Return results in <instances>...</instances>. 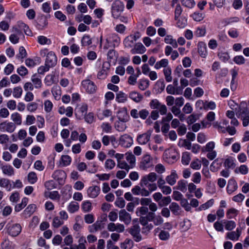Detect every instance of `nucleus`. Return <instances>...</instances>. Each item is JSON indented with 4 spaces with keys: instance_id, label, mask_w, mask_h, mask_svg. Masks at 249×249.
<instances>
[{
    "instance_id": "nucleus-56",
    "label": "nucleus",
    "mask_w": 249,
    "mask_h": 249,
    "mask_svg": "<svg viewBox=\"0 0 249 249\" xmlns=\"http://www.w3.org/2000/svg\"><path fill=\"white\" fill-rule=\"evenodd\" d=\"M44 109L47 112H50L53 108V104L51 101L49 100H46L44 103Z\"/></svg>"
},
{
    "instance_id": "nucleus-53",
    "label": "nucleus",
    "mask_w": 249,
    "mask_h": 249,
    "mask_svg": "<svg viewBox=\"0 0 249 249\" xmlns=\"http://www.w3.org/2000/svg\"><path fill=\"white\" fill-rule=\"evenodd\" d=\"M148 212V209L147 207L142 206L137 208L136 213L138 216H140L141 215L146 214Z\"/></svg>"
},
{
    "instance_id": "nucleus-51",
    "label": "nucleus",
    "mask_w": 249,
    "mask_h": 249,
    "mask_svg": "<svg viewBox=\"0 0 249 249\" xmlns=\"http://www.w3.org/2000/svg\"><path fill=\"white\" fill-rule=\"evenodd\" d=\"M201 161L198 159L193 160L190 164L191 167L194 170H198L201 168Z\"/></svg>"
},
{
    "instance_id": "nucleus-27",
    "label": "nucleus",
    "mask_w": 249,
    "mask_h": 249,
    "mask_svg": "<svg viewBox=\"0 0 249 249\" xmlns=\"http://www.w3.org/2000/svg\"><path fill=\"white\" fill-rule=\"evenodd\" d=\"M241 231L237 228L235 231L228 232L227 237L231 240H237L240 236Z\"/></svg>"
},
{
    "instance_id": "nucleus-43",
    "label": "nucleus",
    "mask_w": 249,
    "mask_h": 249,
    "mask_svg": "<svg viewBox=\"0 0 249 249\" xmlns=\"http://www.w3.org/2000/svg\"><path fill=\"white\" fill-rule=\"evenodd\" d=\"M199 118V115L198 114H192L190 115L187 119V123L191 124L194 123Z\"/></svg>"
},
{
    "instance_id": "nucleus-52",
    "label": "nucleus",
    "mask_w": 249,
    "mask_h": 249,
    "mask_svg": "<svg viewBox=\"0 0 249 249\" xmlns=\"http://www.w3.org/2000/svg\"><path fill=\"white\" fill-rule=\"evenodd\" d=\"M36 209V206L35 204H32L28 205V206L24 210V213L26 214L30 215L33 214Z\"/></svg>"
},
{
    "instance_id": "nucleus-28",
    "label": "nucleus",
    "mask_w": 249,
    "mask_h": 249,
    "mask_svg": "<svg viewBox=\"0 0 249 249\" xmlns=\"http://www.w3.org/2000/svg\"><path fill=\"white\" fill-rule=\"evenodd\" d=\"M0 187L4 188L7 191H10L11 189L10 180L6 178H0Z\"/></svg>"
},
{
    "instance_id": "nucleus-3",
    "label": "nucleus",
    "mask_w": 249,
    "mask_h": 249,
    "mask_svg": "<svg viewBox=\"0 0 249 249\" xmlns=\"http://www.w3.org/2000/svg\"><path fill=\"white\" fill-rule=\"evenodd\" d=\"M236 115L242 121L244 126H247L249 125V111L247 107H240L236 112Z\"/></svg>"
},
{
    "instance_id": "nucleus-21",
    "label": "nucleus",
    "mask_w": 249,
    "mask_h": 249,
    "mask_svg": "<svg viewBox=\"0 0 249 249\" xmlns=\"http://www.w3.org/2000/svg\"><path fill=\"white\" fill-rule=\"evenodd\" d=\"M109 65L107 62H104L102 65V69L97 74V77L100 79H104L107 75V70L108 69Z\"/></svg>"
},
{
    "instance_id": "nucleus-4",
    "label": "nucleus",
    "mask_w": 249,
    "mask_h": 249,
    "mask_svg": "<svg viewBox=\"0 0 249 249\" xmlns=\"http://www.w3.org/2000/svg\"><path fill=\"white\" fill-rule=\"evenodd\" d=\"M141 37V34L139 32L130 35L125 38L124 41V46L126 48H132L135 44L134 43Z\"/></svg>"
},
{
    "instance_id": "nucleus-34",
    "label": "nucleus",
    "mask_w": 249,
    "mask_h": 249,
    "mask_svg": "<svg viewBox=\"0 0 249 249\" xmlns=\"http://www.w3.org/2000/svg\"><path fill=\"white\" fill-rule=\"evenodd\" d=\"M79 208L78 203L76 202H71L68 206V211L71 213L77 212Z\"/></svg>"
},
{
    "instance_id": "nucleus-7",
    "label": "nucleus",
    "mask_w": 249,
    "mask_h": 249,
    "mask_svg": "<svg viewBox=\"0 0 249 249\" xmlns=\"http://www.w3.org/2000/svg\"><path fill=\"white\" fill-rule=\"evenodd\" d=\"M152 132V130H148L146 132L139 135L137 138V141L139 144L141 145L146 144L150 140Z\"/></svg>"
},
{
    "instance_id": "nucleus-46",
    "label": "nucleus",
    "mask_w": 249,
    "mask_h": 249,
    "mask_svg": "<svg viewBox=\"0 0 249 249\" xmlns=\"http://www.w3.org/2000/svg\"><path fill=\"white\" fill-rule=\"evenodd\" d=\"M81 43L83 46H89L92 43V40L89 35H85L81 40Z\"/></svg>"
},
{
    "instance_id": "nucleus-58",
    "label": "nucleus",
    "mask_w": 249,
    "mask_h": 249,
    "mask_svg": "<svg viewBox=\"0 0 249 249\" xmlns=\"http://www.w3.org/2000/svg\"><path fill=\"white\" fill-rule=\"evenodd\" d=\"M115 165V162L111 159H107L105 163V166L106 169H112Z\"/></svg>"
},
{
    "instance_id": "nucleus-50",
    "label": "nucleus",
    "mask_w": 249,
    "mask_h": 249,
    "mask_svg": "<svg viewBox=\"0 0 249 249\" xmlns=\"http://www.w3.org/2000/svg\"><path fill=\"white\" fill-rule=\"evenodd\" d=\"M38 108V104L35 102H31L27 105V109L31 112H35Z\"/></svg>"
},
{
    "instance_id": "nucleus-61",
    "label": "nucleus",
    "mask_w": 249,
    "mask_h": 249,
    "mask_svg": "<svg viewBox=\"0 0 249 249\" xmlns=\"http://www.w3.org/2000/svg\"><path fill=\"white\" fill-rule=\"evenodd\" d=\"M181 212V208L179 205L175 202H172V213L176 215H178Z\"/></svg>"
},
{
    "instance_id": "nucleus-63",
    "label": "nucleus",
    "mask_w": 249,
    "mask_h": 249,
    "mask_svg": "<svg viewBox=\"0 0 249 249\" xmlns=\"http://www.w3.org/2000/svg\"><path fill=\"white\" fill-rule=\"evenodd\" d=\"M115 204L116 206L120 208H124L125 205V202L122 197L118 198L115 202Z\"/></svg>"
},
{
    "instance_id": "nucleus-17",
    "label": "nucleus",
    "mask_w": 249,
    "mask_h": 249,
    "mask_svg": "<svg viewBox=\"0 0 249 249\" xmlns=\"http://www.w3.org/2000/svg\"><path fill=\"white\" fill-rule=\"evenodd\" d=\"M88 107L86 105L81 106L75 110V116L79 120L84 118L87 113Z\"/></svg>"
},
{
    "instance_id": "nucleus-40",
    "label": "nucleus",
    "mask_w": 249,
    "mask_h": 249,
    "mask_svg": "<svg viewBox=\"0 0 249 249\" xmlns=\"http://www.w3.org/2000/svg\"><path fill=\"white\" fill-rule=\"evenodd\" d=\"M163 104L160 103L157 99H153L150 103V106L153 109L159 110Z\"/></svg>"
},
{
    "instance_id": "nucleus-9",
    "label": "nucleus",
    "mask_w": 249,
    "mask_h": 249,
    "mask_svg": "<svg viewBox=\"0 0 249 249\" xmlns=\"http://www.w3.org/2000/svg\"><path fill=\"white\" fill-rule=\"evenodd\" d=\"M16 125L12 122H3L0 124V131L1 132H7L12 133L16 129Z\"/></svg>"
},
{
    "instance_id": "nucleus-32",
    "label": "nucleus",
    "mask_w": 249,
    "mask_h": 249,
    "mask_svg": "<svg viewBox=\"0 0 249 249\" xmlns=\"http://www.w3.org/2000/svg\"><path fill=\"white\" fill-rule=\"evenodd\" d=\"M169 63V61L167 59H162L161 60L158 61L155 65V68L157 70L160 69L161 68H168L167 66Z\"/></svg>"
},
{
    "instance_id": "nucleus-16",
    "label": "nucleus",
    "mask_w": 249,
    "mask_h": 249,
    "mask_svg": "<svg viewBox=\"0 0 249 249\" xmlns=\"http://www.w3.org/2000/svg\"><path fill=\"white\" fill-rule=\"evenodd\" d=\"M100 193V188L97 185L89 187L87 190L88 196L92 198H96Z\"/></svg>"
},
{
    "instance_id": "nucleus-15",
    "label": "nucleus",
    "mask_w": 249,
    "mask_h": 249,
    "mask_svg": "<svg viewBox=\"0 0 249 249\" xmlns=\"http://www.w3.org/2000/svg\"><path fill=\"white\" fill-rule=\"evenodd\" d=\"M153 166L152 159L149 155L143 156L141 162V168L145 170Z\"/></svg>"
},
{
    "instance_id": "nucleus-55",
    "label": "nucleus",
    "mask_w": 249,
    "mask_h": 249,
    "mask_svg": "<svg viewBox=\"0 0 249 249\" xmlns=\"http://www.w3.org/2000/svg\"><path fill=\"white\" fill-rule=\"evenodd\" d=\"M61 161L63 166L69 165L71 160V158L68 155H63L61 157Z\"/></svg>"
},
{
    "instance_id": "nucleus-38",
    "label": "nucleus",
    "mask_w": 249,
    "mask_h": 249,
    "mask_svg": "<svg viewBox=\"0 0 249 249\" xmlns=\"http://www.w3.org/2000/svg\"><path fill=\"white\" fill-rule=\"evenodd\" d=\"M22 89L20 87H16L12 91L13 96L16 98H19L22 94Z\"/></svg>"
},
{
    "instance_id": "nucleus-13",
    "label": "nucleus",
    "mask_w": 249,
    "mask_h": 249,
    "mask_svg": "<svg viewBox=\"0 0 249 249\" xmlns=\"http://www.w3.org/2000/svg\"><path fill=\"white\" fill-rule=\"evenodd\" d=\"M119 217L120 221L126 225H129L131 222V216L125 210L122 209L119 211Z\"/></svg>"
},
{
    "instance_id": "nucleus-31",
    "label": "nucleus",
    "mask_w": 249,
    "mask_h": 249,
    "mask_svg": "<svg viewBox=\"0 0 249 249\" xmlns=\"http://www.w3.org/2000/svg\"><path fill=\"white\" fill-rule=\"evenodd\" d=\"M198 52L199 55L203 58H205L207 55V50L206 45L203 42H200L198 44Z\"/></svg>"
},
{
    "instance_id": "nucleus-45",
    "label": "nucleus",
    "mask_w": 249,
    "mask_h": 249,
    "mask_svg": "<svg viewBox=\"0 0 249 249\" xmlns=\"http://www.w3.org/2000/svg\"><path fill=\"white\" fill-rule=\"evenodd\" d=\"M37 180V176L35 172H31L28 174V180L31 184H34L36 182Z\"/></svg>"
},
{
    "instance_id": "nucleus-10",
    "label": "nucleus",
    "mask_w": 249,
    "mask_h": 249,
    "mask_svg": "<svg viewBox=\"0 0 249 249\" xmlns=\"http://www.w3.org/2000/svg\"><path fill=\"white\" fill-rule=\"evenodd\" d=\"M107 229L111 232L115 231L118 232H123L125 230V227L122 224L110 222L107 224Z\"/></svg>"
},
{
    "instance_id": "nucleus-59",
    "label": "nucleus",
    "mask_w": 249,
    "mask_h": 249,
    "mask_svg": "<svg viewBox=\"0 0 249 249\" xmlns=\"http://www.w3.org/2000/svg\"><path fill=\"white\" fill-rule=\"evenodd\" d=\"M172 197L176 201H181L183 199L182 194L176 190H174Z\"/></svg>"
},
{
    "instance_id": "nucleus-8",
    "label": "nucleus",
    "mask_w": 249,
    "mask_h": 249,
    "mask_svg": "<svg viewBox=\"0 0 249 249\" xmlns=\"http://www.w3.org/2000/svg\"><path fill=\"white\" fill-rule=\"evenodd\" d=\"M158 176L156 173L151 172L149 174L143 176L141 180L140 185L141 186H146L148 182H153L157 179Z\"/></svg>"
},
{
    "instance_id": "nucleus-60",
    "label": "nucleus",
    "mask_w": 249,
    "mask_h": 249,
    "mask_svg": "<svg viewBox=\"0 0 249 249\" xmlns=\"http://www.w3.org/2000/svg\"><path fill=\"white\" fill-rule=\"evenodd\" d=\"M92 18L89 15H85L78 18V21L80 22L83 21L84 23L89 25L91 23Z\"/></svg>"
},
{
    "instance_id": "nucleus-62",
    "label": "nucleus",
    "mask_w": 249,
    "mask_h": 249,
    "mask_svg": "<svg viewBox=\"0 0 249 249\" xmlns=\"http://www.w3.org/2000/svg\"><path fill=\"white\" fill-rule=\"evenodd\" d=\"M50 68V67H49L48 65L45 63L44 66H41L38 68L37 72L39 74L43 75L45 72L49 71Z\"/></svg>"
},
{
    "instance_id": "nucleus-35",
    "label": "nucleus",
    "mask_w": 249,
    "mask_h": 249,
    "mask_svg": "<svg viewBox=\"0 0 249 249\" xmlns=\"http://www.w3.org/2000/svg\"><path fill=\"white\" fill-rule=\"evenodd\" d=\"M11 120L17 124L20 125L22 123L21 116L18 112H15L11 115Z\"/></svg>"
},
{
    "instance_id": "nucleus-20",
    "label": "nucleus",
    "mask_w": 249,
    "mask_h": 249,
    "mask_svg": "<svg viewBox=\"0 0 249 249\" xmlns=\"http://www.w3.org/2000/svg\"><path fill=\"white\" fill-rule=\"evenodd\" d=\"M0 168L3 174L8 176H11L14 175V169L10 165H3L1 164Z\"/></svg>"
},
{
    "instance_id": "nucleus-18",
    "label": "nucleus",
    "mask_w": 249,
    "mask_h": 249,
    "mask_svg": "<svg viewBox=\"0 0 249 249\" xmlns=\"http://www.w3.org/2000/svg\"><path fill=\"white\" fill-rule=\"evenodd\" d=\"M146 51L145 47L142 43L139 42L136 43L133 48L131 50L130 52L132 54H142Z\"/></svg>"
},
{
    "instance_id": "nucleus-36",
    "label": "nucleus",
    "mask_w": 249,
    "mask_h": 249,
    "mask_svg": "<svg viewBox=\"0 0 249 249\" xmlns=\"http://www.w3.org/2000/svg\"><path fill=\"white\" fill-rule=\"evenodd\" d=\"M127 99V95L124 93L120 91L116 94V100L118 103H124Z\"/></svg>"
},
{
    "instance_id": "nucleus-14",
    "label": "nucleus",
    "mask_w": 249,
    "mask_h": 249,
    "mask_svg": "<svg viewBox=\"0 0 249 249\" xmlns=\"http://www.w3.org/2000/svg\"><path fill=\"white\" fill-rule=\"evenodd\" d=\"M133 139L131 137L127 134L122 135L119 139V143L125 147H129L133 144Z\"/></svg>"
},
{
    "instance_id": "nucleus-33",
    "label": "nucleus",
    "mask_w": 249,
    "mask_h": 249,
    "mask_svg": "<svg viewBox=\"0 0 249 249\" xmlns=\"http://www.w3.org/2000/svg\"><path fill=\"white\" fill-rule=\"evenodd\" d=\"M127 122V121H123L122 120H118V121L116 122L115 124L116 129L118 131L121 132L124 131L127 127L125 124V123Z\"/></svg>"
},
{
    "instance_id": "nucleus-24",
    "label": "nucleus",
    "mask_w": 249,
    "mask_h": 249,
    "mask_svg": "<svg viewBox=\"0 0 249 249\" xmlns=\"http://www.w3.org/2000/svg\"><path fill=\"white\" fill-rule=\"evenodd\" d=\"M103 228L102 223L101 221H97L92 225L89 226V230L91 233L96 232L100 230H101Z\"/></svg>"
},
{
    "instance_id": "nucleus-57",
    "label": "nucleus",
    "mask_w": 249,
    "mask_h": 249,
    "mask_svg": "<svg viewBox=\"0 0 249 249\" xmlns=\"http://www.w3.org/2000/svg\"><path fill=\"white\" fill-rule=\"evenodd\" d=\"M191 160L190 154L188 152H185L182 156V162L183 164L188 165Z\"/></svg>"
},
{
    "instance_id": "nucleus-30",
    "label": "nucleus",
    "mask_w": 249,
    "mask_h": 249,
    "mask_svg": "<svg viewBox=\"0 0 249 249\" xmlns=\"http://www.w3.org/2000/svg\"><path fill=\"white\" fill-rule=\"evenodd\" d=\"M129 97L136 103H139L143 98L142 95L136 91L131 92Z\"/></svg>"
},
{
    "instance_id": "nucleus-6",
    "label": "nucleus",
    "mask_w": 249,
    "mask_h": 249,
    "mask_svg": "<svg viewBox=\"0 0 249 249\" xmlns=\"http://www.w3.org/2000/svg\"><path fill=\"white\" fill-rule=\"evenodd\" d=\"M128 232L133 237L136 242H139L142 240V236L140 234V227L138 224H134L128 229Z\"/></svg>"
},
{
    "instance_id": "nucleus-41",
    "label": "nucleus",
    "mask_w": 249,
    "mask_h": 249,
    "mask_svg": "<svg viewBox=\"0 0 249 249\" xmlns=\"http://www.w3.org/2000/svg\"><path fill=\"white\" fill-rule=\"evenodd\" d=\"M133 246V241L130 239H126L121 243V248L122 249H131Z\"/></svg>"
},
{
    "instance_id": "nucleus-23",
    "label": "nucleus",
    "mask_w": 249,
    "mask_h": 249,
    "mask_svg": "<svg viewBox=\"0 0 249 249\" xmlns=\"http://www.w3.org/2000/svg\"><path fill=\"white\" fill-rule=\"evenodd\" d=\"M31 80L35 89H40L42 87V84L41 78L36 74L32 76Z\"/></svg>"
},
{
    "instance_id": "nucleus-64",
    "label": "nucleus",
    "mask_w": 249,
    "mask_h": 249,
    "mask_svg": "<svg viewBox=\"0 0 249 249\" xmlns=\"http://www.w3.org/2000/svg\"><path fill=\"white\" fill-rule=\"evenodd\" d=\"M155 171L159 174H161L165 172V168L161 164L159 163L157 164L155 167Z\"/></svg>"
},
{
    "instance_id": "nucleus-22",
    "label": "nucleus",
    "mask_w": 249,
    "mask_h": 249,
    "mask_svg": "<svg viewBox=\"0 0 249 249\" xmlns=\"http://www.w3.org/2000/svg\"><path fill=\"white\" fill-rule=\"evenodd\" d=\"M52 178L55 180L61 181L66 178V174L63 170H56L53 174Z\"/></svg>"
},
{
    "instance_id": "nucleus-37",
    "label": "nucleus",
    "mask_w": 249,
    "mask_h": 249,
    "mask_svg": "<svg viewBox=\"0 0 249 249\" xmlns=\"http://www.w3.org/2000/svg\"><path fill=\"white\" fill-rule=\"evenodd\" d=\"M176 25L179 28H183L187 25V19L185 18H177Z\"/></svg>"
},
{
    "instance_id": "nucleus-11",
    "label": "nucleus",
    "mask_w": 249,
    "mask_h": 249,
    "mask_svg": "<svg viewBox=\"0 0 249 249\" xmlns=\"http://www.w3.org/2000/svg\"><path fill=\"white\" fill-rule=\"evenodd\" d=\"M82 85L86 91L89 93H93L96 90V86L94 83L89 79H86L82 82Z\"/></svg>"
},
{
    "instance_id": "nucleus-47",
    "label": "nucleus",
    "mask_w": 249,
    "mask_h": 249,
    "mask_svg": "<svg viewBox=\"0 0 249 249\" xmlns=\"http://www.w3.org/2000/svg\"><path fill=\"white\" fill-rule=\"evenodd\" d=\"M117 166L121 169H125L128 172L130 168H132L133 166L130 167L127 164V163L124 161H121L117 162Z\"/></svg>"
},
{
    "instance_id": "nucleus-25",
    "label": "nucleus",
    "mask_w": 249,
    "mask_h": 249,
    "mask_svg": "<svg viewBox=\"0 0 249 249\" xmlns=\"http://www.w3.org/2000/svg\"><path fill=\"white\" fill-rule=\"evenodd\" d=\"M48 25V21L45 17H41L37 19L36 27L39 30H43Z\"/></svg>"
},
{
    "instance_id": "nucleus-42",
    "label": "nucleus",
    "mask_w": 249,
    "mask_h": 249,
    "mask_svg": "<svg viewBox=\"0 0 249 249\" xmlns=\"http://www.w3.org/2000/svg\"><path fill=\"white\" fill-rule=\"evenodd\" d=\"M37 41L41 45H49L51 43L50 39L43 36H38L37 37Z\"/></svg>"
},
{
    "instance_id": "nucleus-2",
    "label": "nucleus",
    "mask_w": 249,
    "mask_h": 249,
    "mask_svg": "<svg viewBox=\"0 0 249 249\" xmlns=\"http://www.w3.org/2000/svg\"><path fill=\"white\" fill-rule=\"evenodd\" d=\"M124 6L123 2L119 0H115L111 7V13L112 17L118 19L124 11Z\"/></svg>"
},
{
    "instance_id": "nucleus-29",
    "label": "nucleus",
    "mask_w": 249,
    "mask_h": 249,
    "mask_svg": "<svg viewBox=\"0 0 249 249\" xmlns=\"http://www.w3.org/2000/svg\"><path fill=\"white\" fill-rule=\"evenodd\" d=\"M237 189V185L236 181L233 179H231L228 184L227 191L228 193L231 194Z\"/></svg>"
},
{
    "instance_id": "nucleus-26",
    "label": "nucleus",
    "mask_w": 249,
    "mask_h": 249,
    "mask_svg": "<svg viewBox=\"0 0 249 249\" xmlns=\"http://www.w3.org/2000/svg\"><path fill=\"white\" fill-rule=\"evenodd\" d=\"M187 181L184 180H181L178 181L177 185L173 188V190H180L184 193L187 190Z\"/></svg>"
},
{
    "instance_id": "nucleus-54",
    "label": "nucleus",
    "mask_w": 249,
    "mask_h": 249,
    "mask_svg": "<svg viewBox=\"0 0 249 249\" xmlns=\"http://www.w3.org/2000/svg\"><path fill=\"white\" fill-rule=\"evenodd\" d=\"M215 147V143L213 142H210L207 143L206 146L203 148V152H209L213 151Z\"/></svg>"
},
{
    "instance_id": "nucleus-48",
    "label": "nucleus",
    "mask_w": 249,
    "mask_h": 249,
    "mask_svg": "<svg viewBox=\"0 0 249 249\" xmlns=\"http://www.w3.org/2000/svg\"><path fill=\"white\" fill-rule=\"evenodd\" d=\"M206 34V28L205 27H197L195 32V35L197 37L204 36Z\"/></svg>"
},
{
    "instance_id": "nucleus-39",
    "label": "nucleus",
    "mask_w": 249,
    "mask_h": 249,
    "mask_svg": "<svg viewBox=\"0 0 249 249\" xmlns=\"http://www.w3.org/2000/svg\"><path fill=\"white\" fill-rule=\"evenodd\" d=\"M54 75L48 74L44 79V83L47 86H50L54 83Z\"/></svg>"
},
{
    "instance_id": "nucleus-49",
    "label": "nucleus",
    "mask_w": 249,
    "mask_h": 249,
    "mask_svg": "<svg viewBox=\"0 0 249 249\" xmlns=\"http://www.w3.org/2000/svg\"><path fill=\"white\" fill-rule=\"evenodd\" d=\"M64 223L63 220H61L60 218L56 216L54 217L53 219L52 225L55 228H58L60 226L62 225Z\"/></svg>"
},
{
    "instance_id": "nucleus-19",
    "label": "nucleus",
    "mask_w": 249,
    "mask_h": 249,
    "mask_svg": "<svg viewBox=\"0 0 249 249\" xmlns=\"http://www.w3.org/2000/svg\"><path fill=\"white\" fill-rule=\"evenodd\" d=\"M117 118L118 120L123 121H128L129 120V116L127 113L126 107H123L118 110L117 112Z\"/></svg>"
},
{
    "instance_id": "nucleus-44",
    "label": "nucleus",
    "mask_w": 249,
    "mask_h": 249,
    "mask_svg": "<svg viewBox=\"0 0 249 249\" xmlns=\"http://www.w3.org/2000/svg\"><path fill=\"white\" fill-rule=\"evenodd\" d=\"M165 78L167 82L171 81V69L170 67L165 68L163 70Z\"/></svg>"
},
{
    "instance_id": "nucleus-5",
    "label": "nucleus",
    "mask_w": 249,
    "mask_h": 249,
    "mask_svg": "<svg viewBox=\"0 0 249 249\" xmlns=\"http://www.w3.org/2000/svg\"><path fill=\"white\" fill-rule=\"evenodd\" d=\"M7 232L9 235L13 237L18 236L21 231V226L19 224H8L6 226Z\"/></svg>"
},
{
    "instance_id": "nucleus-1",
    "label": "nucleus",
    "mask_w": 249,
    "mask_h": 249,
    "mask_svg": "<svg viewBox=\"0 0 249 249\" xmlns=\"http://www.w3.org/2000/svg\"><path fill=\"white\" fill-rule=\"evenodd\" d=\"M40 55L42 57H46L45 63L51 68L54 67L57 64V57L54 52H49L47 49H44L40 51Z\"/></svg>"
},
{
    "instance_id": "nucleus-12",
    "label": "nucleus",
    "mask_w": 249,
    "mask_h": 249,
    "mask_svg": "<svg viewBox=\"0 0 249 249\" xmlns=\"http://www.w3.org/2000/svg\"><path fill=\"white\" fill-rule=\"evenodd\" d=\"M171 120V114L169 113L167 116L162 119L161 131L165 135L168 133L170 128V122Z\"/></svg>"
}]
</instances>
